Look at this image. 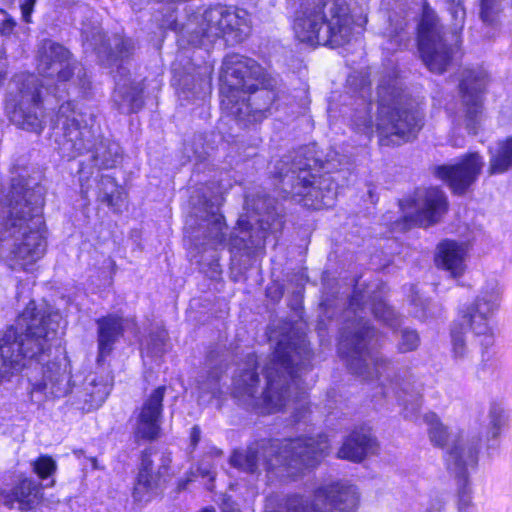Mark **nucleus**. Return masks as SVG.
Returning <instances> with one entry per match:
<instances>
[{
	"mask_svg": "<svg viewBox=\"0 0 512 512\" xmlns=\"http://www.w3.org/2000/svg\"><path fill=\"white\" fill-rule=\"evenodd\" d=\"M312 357L304 335L284 336L266 362L261 386L255 354H248L233 377L232 396L239 405L261 414H271L300 400L305 393L300 379Z\"/></svg>",
	"mask_w": 512,
	"mask_h": 512,
	"instance_id": "obj_1",
	"label": "nucleus"
},
{
	"mask_svg": "<svg viewBox=\"0 0 512 512\" xmlns=\"http://www.w3.org/2000/svg\"><path fill=\"white\" fill-rule=\"evenodd\" d=\"M44 205V188L30 185L23 177H14L6 202L0 205V241L12 242L10 251L13 268L28 270L46 250L40 232Z\"/></svg>",
	"mask_w": 512,
	"mask_h": 512,
	"instance_id": "obj_2",
	"label": "nucleus"
},
{
	"mask_svg": "<svg viewBox=\"0 0 512 512\" xmlns=\"http://www.w3.org/2000/svg\"><path fill=\"white\" fill-rule=\"evenodd\" d=\"M221 108L243 127L261 122L276 99L275 80L253 59L227 55L220 74Z\"/></svg>",
	"mask_w": 512,
	"mask_h": 512,
	"instance_id": "obj_3",
	"label": "nucleus"
},
{
	"mask_svg": "<svg viewBox=\"0 0 512 512\" xmlns=\"http://www.w3.org/2000/svg\"><path fill=\"white\" fill-rule=\"evenodd\" d=\"M59 319L58 313L37 309L31 301L16 324L0 332V380L49 358Z\"/></svg>",
	"mask_w": 512,
	"mask_h": 512,
	"instance_id": "obj_4",
	"label": "nucleus"
},
{
	"mask_svg": "<svg viewBox=\"0 0 512 512\" xmlns=\"http://www.w3.org/2000/svg\"><path fill=\"white\" fill-rule=\"evenodd\" d=\"M326 436L299 437L286 440H263L246 450L235 451L230 457L233 467L254 474L262 466L267 471L282 468L289 477H296L305 469L315 467L327 455Z\"/></svg>",
	"mask_w": 512,
	"mask_h": 512,
	"instance_id": "obj_5",
	"label": "nucleus"
},
{
	"mask_svg": "<svg viewBox=\"0 0 512 512\" xmlns=\"http://www.w3.org/2000/svg\"><path fill=\"white\" fill-rule=\"evenodd\" d=\"M316 157L314 146H303L284 156L277 165L284 193L310 209L329 208L334 205L337 185L329 174L317 177L312 171L330 169Z\"/></svg>",
	"mask_w": 512,
	"mask_h": 512,
	"instance_id": "obj_6",
	"label": "nucleus"
},
{
	"mask_svg": "<svg viewBox=\"0 0 512 512\" xmlns=\"http://www.w3.org/2000/svg\"><path fill=\"white\" fill-rule=\"evenodd\" d=\"M85 114L75 110L71 102L60 105L52 120V138L63 158L72 160L84 152H92L94 166L111 169L121 158L117 143L96 135Z\"/></svg>",
	"mask_w": 512,
	"mask_h": 512,
	"instance_id": "obj_7",
	"label": "nucleus"
},
{
	"mask_svg": "<svg viewBox=\"0 0 512 512\" xmlns=\"http://www.w3.org/2000/svg\"><path fill=\"white\" fill-rule=\"evenodd\" d=\"M292 1L298 3L293 18V31L298 41L333 48L350 42L354 20L346 4L327 0Z\"/></svg>",
	"mask_w": 512,
	"mask_h": 512,
	"instance_id": "obj_8",
	"label": "nucleus"
},
{
	"mask_svg": "<svg viewBox=\"0 0 512 512\" xmlns=\"http://www.w3.org/2000/svg\"><path fill=\"white\" fill-rule=\"evenodd\" d=\"M375 127L383 146L400 145L416 138L424 125L418 104L402 90L397 78H384L377 88Z\"/></svg>",
	"mask_w": 512,
	"mask_h": 512,
	"instance_id": "obj_9",
	"label": "nucleus"
},
{
	"mask_svg": "<svg viewBox=\"0 0 512 512\" xmlns=\"http://www.w3.org/2000/svg\"><path fill=\"white\" fill-rule=\"evenodd\" d=\"M135 50L134 42L129 38L114 35L107 40L102 39L95 51L102 66L115 74L116 87L112 101L114 107L122 114L136 113L144 105L143 88L139 83L123 79L128 74L125 64Z\"/></svg>",
	"mask_w": 512,
	"mask_h": 512,
	"instance_id": "obj_10",
	"label": "nucleus"
},
{
	"mask_svg": "<svg viewBox=\"0 0 512 512\" xmlns=\"http://www.w3.org/2000/svg\"><path fill=\"white\" fill-rule=\"evenodd\" d=\"M183 29L191 45L208 49L226 35L235 42H242L250 33V19L244 10L230 11L224 6H215L192 14Z\"/></svg>",
	"mask_w": 512,
	"mask_h": 512,
	"instance_id": "obj_11",
	"label": "nucleus"
},
{
	"mask_svg": "<svg viewBox=\"0 0 512 512\" xmlns=\"http://www.w3.org/2000/svg\"><path fill=\"white\" fill-rule=\"evenodd\" d=\"M374 335L369 321L358 316L343 327L338 343L339 356L348 369L364 379L378 377L390 364L388 359L371 354L368 346Z\"/></svg>",
	"mask_w": 512,
	"mask_h": 512,
	"instance_id": "obj_12",
	"label": "nucleus"
},
{
	"mask_svg": "<svg viewBox=\"0 0 512 512\" xmlns=\"http://www.w3.org/2000/svg\"><path fill=\"white\" fill-rule=\"evenodd\" d=\"M244 210L245 214L237 222L242 236L234 239L239 249L257 247L267 231L275 232L281 228L276 201L261 188L246 195Z\"/></svg>",
	"mask_w": 512,
	"mask_h": 512,
	"instance_id": "obj_13",
	"label": "nucleus"
},
{
	"mask_svg": "<svg viewBox=\"0 0 512 512\" xmlns=\"http://www.w3.org/2000/svg\"><path fill=\"white\" fill-rule=\"evenodd\" d=\"M496 306V297L485 294L478 296L473 303L460 310V319L454 322L451 328L452 354L455 359H463L470 352L465 338L466 329L472 330L474 336L480 338L479 343L483 351L493 345L489 319Z\"/></svg>",
	"mask_w": 512,
	"mask_h": 512,
	"instance_id": "obj_14",
	"label": "nucleus"
},
{
	"mask_svg": "<svg viewBox=\"0 0 512 512\" xmlns=\"http://www.w3.org/2000/svg\"><path fill=\"white\" fill-rule=\"evenodd\" d=\"M37 70L40 75L58 82L70 81L84 95L91 89L85 67L73 60L64 46L51 40H44L39 47Z\"/></svg>",
	"mask_w": 512,
	"mask_h": 512,
	"instance_id": "obj_15",
	"label": "nucleus"
},
{
	"mask_svg": "<svg viewBox=\"0 0 512 512\" xmlns=\"http://www.w3.org/2000/svg\"><path fill=\"white\" fill-rule=\"evenodd\" d=\"M418 50L429 71L442 74L450 65L454 47L447 42L438 17L424 12L418 31Z\"/></svg>",
	"mask_w": 512,
	"mask_h": 512,
	"instance_id": "obj_16",
	"label": "nucleus"
},
{
	"mask_svg": "<svg viewBox=\"0 0 512 512\" xmlns=\"http://www.w3.org/2000/svg\"><path fill=\"white\" fill-rule=\"evenodd\" d=\"M358 503L357 488L347 481H338L319 487L311 505L302 497L289 499L288 512H355Z\"/></svg>",
	"mask_w": 512,
	"mask_h": 512,
	"instance_id": "obj_17",
	"label": "nucleus"
},
{
	"mask_svg": "<svg viewBox=\"0 0 512 512\" xmlns=\"http://www.w3.org/2000/svg\"><path fill=\"white\" fill-rule=\"evenodd\" d=\"M479 437L457 436L447 452L446 464L448 470L458 479V509L460 512H475L471 500L470 489L467 486V471L478 461Z\"/></svg>",
	"mask_w": 512,
	"mask_h": 512,
	"instance_id": "obj_18",
	"label": "nucleus"
},
{
	"mask_svg": "<svg viewBox=\"0 0 512 512\" xmlns=\"http://www.w3.org/2000/svg\"><path fill=\"white\" fill-rule=\"evenodd\" d=\"M10 121L16 126L35 133L43 129V111L38 80L28 76L19 90L18 98L6 106Z\"/></svg>",
	"mask_w": 512,
	"mask_h": 512,
	"instance_id": "obj_19",
	"label": "nucleus"
},
{
	"mask_svg": "<svg viewBox=\"0 0 512 512\" xmlns=\"http://www.w3.org/2000/svg\"><path fill=\"white\" fill-rule=\"evenodd\" d=\"M407 203L414 209V212L403 216V228L405 229L412 226L428 227L433 225L440 220L448 208L444 192L436 187L417 189L414 197Z\"/></svg>",
	"mask_w": 512,
	"mask_h": 512,
	"instance_id": "obj_20",
	"label": "nucleus"
},
{
	"mask_svg": "<svg viewBox=\"0 0 512 512\" xmlns=\"http://www.w3.org/2000/svg\"><path fill=\"white\" fill-rule=\"evenodd\" d=\"M484 167L483 157L478 152L468 153L454 165H438L432 173L443 180L453 193L464 195L477 181Z\"/></svg>",
	"mask_w": 512,
	"mask_h": 512,
	"instance_id": "obj_21",
	"label": "nucleus"
},
{
	"mask_svg": "<svg viewBox=\"0 0 512 512\" xmlns=\"http://www.w3.org/2000/svg\"><path fill=\"white\" fill-rule=\"evenodd\" d=\"M153 449L149 448L142 452L138 474L133 488V497L136 501H148L165 482V475L171 462L169 455H161V464L157 470L154 469L151 456Z\"/></svg>",
	"mask_w": 512,
	"mask_h": 512,
	"instance_id": "obj_22",
	"label": "nucleus"
},
{
	"mask_svg": "<svg viewBox=\"0 0 512 512\" xmlns=\"http://www.w3.org/2000/svg\"><path fill=\"white\" fill-rule=\"evenodd\" d=\"M487 84L484 71L467 70L459 85L462 104L465 109L466 127L470 133H476V126L482 113V95Z\"/></svg>",
	"mask_w": 512,
	"mask_h": 512,
	"instance_id": "obj_23",
	"label": "nucleus"
},
{
	"mask_svg": "<svg viewBox=\"0 0 512 512\" xmlns=\"http://www.w3.org/2000/svg\"><path fill=\"white\" fill-rule=\"evenodd\" d=\"M42 379L32 383V393L41 392L46 397H71L74 401L76 392L75 384H71V376L67 371V366H62L58 362H48L42 367Z\"/></svg>",
	"mask_w": 512,
	"mask_h": 512,
	"instance_id": "obj_24",
	"label": "nucleus"
},
{
	"mask_svg": "<svg viewBox=\"0 0 512 512\" xmlns=\"http://www.w3.org/2000/svg\"><path fill=\"white\" fill-rule=\"evenodd\" d=\"M165 392L166 387L159 386L144 401L134 432L137 439L154 440L158 437Z\"/></svg>",
	"mask_w": 512,
	"mask_h": 512,
	"instance_id": "obj_25",
	"label": "nucleus"
},
{
	"mask_svg": "<svg viewBox=\"0 0 512 512\" xmlns=\"http://www.w3.org/2000/svg\"><path fill=\"white\" fill-rule=\"evenodd\" d=\"M112 384L103 377L89 374L81 386L76 387L73 404L81 409L97 408L110 394Z\"/></svg>",
	"mask_w": 512,
	"mask_h": 512,
	"instance_id": "obj_26",
	"label": "nucleus"
},
{
	"mask_svg": "<svg viewBox=\"0 0 512 512\" xmlns=\"http://www.w3.org/2000/svg\"><path fill=\"white\" fill-rule=\"evenodd\" d=\"M378 443L369 429L352 431L338 450L337 456L353 462H361L366 456L376 453Z\"/></svg>",
	"mask_w": 512,
	"mask_h": 512,
	"instance_id": "obj_27",
	"label": "nucleus"
},
{
	"mask_svg": "<svg viewBox=\"0 0 512 512\" xmlns=\"http://www.w3.org/2000/svg\"><path fill=\"white\" fill-rule=\"evenodd\" d=\"M98 351L100 357L109 355L115 343L123 336L124 319L116 314H109L97 319Z\"/></svg>",
	"mask_w": 512,
	"mask_h": 512,
	"instance_id": "obj_28",
	"label": "nucleus"
},
{
	"mask_svg": "<svg viewBox=\"0 0 512 512\" xmlns=\"http://www.w3.org/2000/svg\"><path fill=\"white\" fill-rule=\"evenodd\" d=\"M466 248L463 243L445 240L438 245V253L435 257L436 265L448 272L451 276L462 275L465 269Z\"/></svg>",
	"mask_w": 512,
	"mask_h": 512,
	"instance_id": "obj_29",
	"label": "nucleus"
},
{
	"mask_svg": "<svg viewBox=\"0 0 512 512\" xmlns=\"http://www.w3.org/2000/svg\"><path fill=\"white\" fill-rule=\"evenodd\" d=\"M488 152L487 172L490 176L503 174L512 169V136L498 141L494 147H489Z\"/></svg>",
	"mask_w": 512,
	"mask_h": 512,
	"instance_id": "obj_30",
	"label": "nucleus"
},
{
	"mask_svg": "<svg viewBox=\"0 0 512 512\" xmlns=\"http://www.w3.org/2000/svg\"><path fill=\"white\" fill-rule=\"evenodd\" d=\"M97 198L114 212H119L124 203V193L115 179L109 175H102L97 183Z\"/></svg>",
	"mask_w": 512,
	"mask_h": 512,
	"instance_id": "obj_31",
	"label": "nucleus"
},
{
	"mask_svg": "<svg viewBox=\"0 0 512 512\" xmlns=\"http://www.w3.org/2000/svg\"><path fill=\"white\" fill-rule=\"evenodd\" d=\"M178 87L181 94L185 99L198 97L201 94H206L211 87L210 77L208 75L198 74H185L178 80Z\"/></svg>",
	"mask_w": 512,
	"mask_h": 512,
	"instance_id": "obj_32",
	"label": "nucleus"
},
{
	"mask_svg": "<svg viewBox=\"0 0 512 512\" xmlns=\"http://www.w3.org/2000/svg\"><path fill=\"white\" fill-rule=\"evenodd\" d=\"M13 490L15 499L17 500L18 509L22 511L31 509L38 492L37 486L34 482L29 479H23L13 488Z\"/></svg>",
	"mask_w": 512,
	"mask_h": 512,
	"instance_id": "obj_33",
	"label": "nucleus"
},
{
	"mask_svg": "<svg viewBox=\"0 0 512 512\" xmlns=\"http://www.w3.org/2000/svg\"><path fill=\"white\" fill-rule=\"evenodd\" d=\"M424 421L429 426L428 434L431 442L436 446L443 447L448 439L447 428L440 422L435 413L425 414Z\"/></svg>",
	"mask_w": 512,
	"mask_h": 512,
	"instance_id": "obj_34",
	"label": "nucleus"
},
{
	"mask_svg": "<svg viewBox=\"0 0 512 512\" xmlns=\"http://www.w3.org/2000/svg\"><path fill=\"white\" fill-rule=\"evenodd\" d=\"M372 313L391 329L395 330L400 327L401 320L395 311L384 301L375 302L372 306Z\"/></svg>",
	"mask_w": 512,
	"mask_h": 512,
	"instance_id": "obj_35",
	"label": "nucleus"
},
{
	"mask_svg": "<svg viewBox=\"0 0 512 512\" xmlns=\"http://www.w3.org/2000/svg\"><path fill=\"white\" fill-rule=\"evenodd\" d=\"M420 344V337L416 330L402 328L398 334L397 349L400 353L414 351Z\"/></svg>",
	"mask_w": 512,
	"mask_h": 512,
	"instance_id": "obj_36",
	"label": "nucleus"
},
{
	"mask_svg": "<svg viewBox=\"0 0 512 512\" xmlns=\"http://www.w3.org/2000/svg\"><path fill=\"white\" fill-rule=\"evenodd\" d=\"M501 11V0H481L480 18L485 24L494 25Z\"/></svg>",
	"mask_w": 512,
	"mask_h": 512,
	"instance_id": "obj_37",
	"label": "nucleus"
},
{
	"mask_svg": "<svg viewBox=\"0 0 512 512\" xmlns=\"http://www.w3.org/2000/svg\"><path fill=\"white\" fill-rule=\"evenodd\" d=\"M225 225L221 215L212 216V227L209 228L207 237L213 244H222L225 240Z\"/></svg>",
	"mask_w": 512,
	"mask_h": 512,
	"instance_id": "obj_38",
	"label": "nucleus"
},
{
	"mask_svg": "<svg viewBox=\"0 0 512 512\" xmlns=\"http://www.w3.org/2000/svg\"><path fill=\"white\" fill-rule=\"evenodd\" d=\"M167 333L164 330L151 332L148 339V350L154 355H160L164 351Z\"/></svg>",
	"mask_w": 512,
	"mask_h": 512,
	"instance_id": "obj_39",
	"label": "nucleus"
},
{
	"mask_svg": "<svg viewBox=\"0 0 512 512\" xmlns=\"http://www.w3.org/2000/svg\"><path fill=\"white\" fill-rule=\"evenodd\" d=\"M56 470V462L49 456H41L34 462V471L41 478L51 476Z\"/></svg>",
	"mask_w": 512,
	"mask_h": 512,
	"instance_id": "obj_40",
	"label": "nucleus"
},
{
	"mask_svg": "<svg viewBox=\"0 0 512 512\" xmlns=\"http://www.w3.org/2000/svg\"><path fill=\"white\" fill-rule=\"evenodd\" d=\"M490 433L495 438L499 434L502 426L505 424L504 411L499 406H492L489 413Z\"/></svg>",
	"mask_w": 512,
	"mask_h": 512,
	"instance_id": "obj_41",
	"label": "nucleus"
},
{
	"mask_svg": "<svg viewBox=\"0 0 512 512\" xmlns=\"http://www.w3.org/2000/svg\"><path fill=\"white\" fill-rule=\"evenodd\" d=\"M447 2L449 4V12L455 21V29H461L466 15L463 7V0H447Z\"/></svg>",
	"mask_w": 512,
	"mask_h": 512,
	"instance_id": "obj_42",
	"label": "nucleus"
},
{
	"mask_svg": "<svg viewBox=\"0 0 512 512\" xmlns=\"http://www.w3.org/2000/svg\"><path fill=\"white\" fill-rule=\"evenodd\" d=\"M0 14L3 15V18L0 19V34L2 36H10L17 23L4 9H0Z\"/></svg>",
	"mask_w": 512,
	"mask_h": 512,
	"instance_id": "obj_43",
	"label": "nucleus"
},
{
	"mask_svg": "<svg viewBox=\"0 0 512 512\" xmlns=\"http://www.w3.org/2000/svg\"><path fill=\"white\" fill-rule=\"evenodd\" d=\"M420 407H421V401H420L419 397H417L415 399V403L412 404L411 408L408 406L407 400H404V410H403L404 417L408 418V419L416 418L418 415V412L420 410Z\"/></svg>",
	"mask_w": 512,
	"mask_h": 512,
	"instance_id": "obj_44",
	"label": "nucleus"
},
{
	"mask_svg": "<svg viewBox=\"0 0 512 512\" xmlns=\"http://www.w3.org/2000/svg\"><path fill=\"white\" fill-rule=\"evenodd\" d=\"M36 3V0H24V2L21 4V12L23 20L27 23L31 22V14L34 9V5Z\"/></svg>",
	"mask_w": 512,
	"mask_h": 512,
	"instance_id": "obj_45",
	"label": "nucleus"
},
{
	"mask_svg": "<svg viewBox=\"0 0 512 512\" xmlns=\"http://www.w3.org/2000/svg\"><path fill=\"white\" fill-rule=\"evenodd\" d=\"M363 298L364 295L361 292L355 291L349 302V310L356 313V311L361 308Z\"/></svg>",
	"mask_w": 512,
	"mask_h": 512,
	"instance_id": "obj_46",
	"label": "nucleus"
},
{
	"mask_svg": "<svg viewBox=\"0 0 512 512\" xmlns=\"http://www.w3.org/2000/svg\"><path fill=\"white\" fill-rule=\"evenodd\" d=\"M0 501L8 508H14L15 504H17V500L14 496V490L12 489L10 492L2 493Z\"/></svg>",
	"mask_w": 512,
	"mask_h": 512,
	"instance_id": "obj_47",
	"label": "nucleus"
},
{
	"mask_svg": "<svg viewBox=\"0 0 512 512\" xmlns=\"http://www.w3.org/2000/svg\"><path fill=\"white\" fill-rule=\"evenodd\" d=\"M201 439V429L198 425H195L191 429L190 433V445L194 449Z\"/></svg>",
	"mask_w": 512,
	"mask_h": 512,
	"instance_id": "obj_48",
	"label": "nucleus"
},
{
	"mask_svg": "<svg viewBox=\"0 0 512 512\" xmlns=\"http://www.w3.org/2000/svg\"><path fill=\"white\" fill-rule=\"evenodd\" d=\"M367 196L371 203H375L378 200L375 194V186L371 184L368 185Z\"/></svg>",
	"mask_w": 512,
	"mask_h": 512,
	"instance_id": "obj_49",
	"label": "nucleus"
},
{
	"mask_svg": "<svg viewBox=\"0 0 512 512\" xmlns=\"http://www.w3.org/2000/svg\"><path fill=\"white\" fill-rule=\"evenodd\" d=\"M394 389H399L405 395L410 394V383H408V382H404L402 384L396 383Z\"/></svg>",
	"mask_w": 512,
	"mask_h": 512,
	"instance_id": "obj_50",
	"label": "nucleus"
},
{
	"mask_svg": "<svg viewBox=\"0 0 512 512\" xmlns=\"http://www.w3.org/2000/svg\"><path fill=\"white\" fill-rule=\"evenodd\" d=\"M443 504L440 501L436 503H432L429 508H427V512H442Z\"/></svg>",
	"mask_w": 512,
	"mask_h": 512,
	"instance_id": "obj_51",
	"label": "nucleus"
},
{
	"mask_svg": "<svg viewBox=\"0 0 512 512\" xmlns=\"http://www.w3.org/2000/svg\"><path fill=\"white\" fill-rule=\"evenodd\" d=\"M88 460L91 463L93 469H95V470L100 469L96 457H89Z\"/></svg>",
	"mask_w": 512,
	"mask_h": 512,
	"instance_id": "obj_52",
	"label": "nucleus"
},
{
	"mask_svg": "<svg viewBox=\"0 0 512 512\" xmlns=\"http://www.w3.org/2000/svg\"><path fill=\"white\" fill-rule=\"evenodd\" d=\"M223 512H239V510L236 508H230V505L225 503L223 506Z\"/></svg>",
	"mask_w": 512,
	"mask_h": 512,
	"instance_id": "obj_53",
	"label": "nucleus"
},
{
	"mask_svg": "<svg viewBox=\"0 0 512 512\" xmlns=\"http://www.w3.org/2000/svg\"><path fill=\"white\" fill-rule=\"evenodd\" d=\"M79 173H80V176H81V177L84 175V173H85V172H84V167H81V168L79 169Z\"/></svg>",
	"mask_w": 512,
	"mask_h": 512,
	"instance_id": "obj_54",
	"label": "nucleus"
},
{
	"mask_svg": "<svg viewBox=\"0 0 512 512\" xmlns=\"http://www.w3.org/2000/svg\"><path fill=\"white\" fill-rule=\"evenodd\" d=\"M82 453H83V451H82V450H76V451H74V454H76V455H78V456H79L80 454H82Z\"/></svg>",
	"mask_w": 512,
	"mask_h": 512,
	"instance_id": "obj_55",
	"label": "nucleus"
},
{
	"mask_svg": "<svg viewBox=\"0 0 512 512\" xmlns=\"http://www.w3.org/2000/svg\"><path fill=\"white\" fill-rule=\"evenodd\" d=\"M399 204H400L401 209L404 211V208H405L404 202H403V201H400V203H399Z\"/></svg>",
	"mask_w": 512,
	"mask_h": 512,
	"instance_id": "obj_56",
	"label": "nucleus"
}]
</instances>
